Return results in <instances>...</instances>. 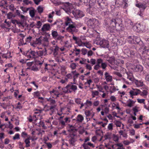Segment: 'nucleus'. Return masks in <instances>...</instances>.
I'll return each mask as SVG.
<instances>
[{
    "label": "nucleus",
    "instance_id": "nucleus-24",
    "mask_svg": "<svg viewBox=\"0 0 149 149\" xmlns=\"http://www.w3.org/2000/svg\"><path fill=\"white\" fill-rule=\"evenodd\" d=\"M134 44H138L140 42L142 43V42L141 41L140 38L137 36H134Z\"/></svg>",
    "mask_w": 149,
    "mask_h": 149
},
{
    "label": "nucleus",
    "instance_id": "nucleus-41",
    "mask_svg": "<svg viewBox=\"0 0 149 149\" xmlns=\"http://www.w3.org/2000/svg\"><path fill=\"white\" fill-rule=\"evenodd\" d=\"M96 2L95 0H90L89 1L90 6H93L95 3Z\"/></svg>",
    "mask_w": 149,
    "mask_h": 149
},
{
    "label": "nucleus",
    "instance_id": "nucleus-52",
    "mask_svg": "<svg viewBox=\"0 0 149 149\" xmlns=\"http://www.w3.org/2000/svg\"><path fill=\"white\" fill-rule=\"evenodd\" d=\"M91 63L92 65H94L96 63V60L95 59L92 58L90 60Z\"/></svg>",
    "mask_w": 149,
    "mask_h": 149
},
{
    "label": "nucleus",
    "instance_id": "nucleus-63",
    "mask_svg": "<svg viewBox=\"0 0 149 149\" xmlns=\"http://www.w3.org/2000/svg\"><path fill=\"white\" fill-rule=\"evenodd\" d=\"M130 100V102L127 104V105L128 107H131L132 106V104H133V101H132Z\"/></svg>",
    "mask_w": 149,
    "mask_h": 149
},
{
    "label": "nucleus",
    "instance_id": "nucleus-7",
    "mask_svg": "<svg viewBox=\"0 0 149 149\" xmlns=\"http://www.w3.org/2000/svg\"><path fill=\"white\" fill-rule=\"evenodd\" d=\"M73 15L77 18H81L84 16V14L81 11L77 10L73 12Z\"/></svg>",
    "mask_w": 149,
    "mask_h": 149
},
{
    "label": "nucleus",
    "instance_id": "nucleus-54",
    "mask_svg": "<svg viewBox=\"0 0 149 149\" xmlns=\"http://www.w3.org/2000/svg\"><path fill=\"white\" fill-rule=\"evenodd\" d=\"M9 9L13 11H14L15 8L14 5L11 4L9 6Z\"/></svg>",
    "mask_w": 149,
    "mask_h": 149
},
{
    "label": "nucleus",
    "instance_id": "nucleus-33",
    "mask_svg": "<svg viewBox=\"0 0 149 149\" xmlns=\"http://www.w3.org/2000/svg\"><path fill=\"white\" fill-rule=\"evenodd\" d=\"M20 8L24 13H26L27 11L30 9L29 8H26L23 6L20 7Z\"/></svg>",
    "mask_w": 149,
    "mask_h": 149
},
{
    "label": "nucleus",
    "instance_id": "nucleus-18",
    "mask_svg": "<svg viewBox=\"0 0 149 149\" xmlns=\"http://www.w3.org/2000/svg\"><path fill=\"white\" fill-rule=\"evenodd\" d=\"M47 53V50L45 49L44 50L39 51L36 52V56H42L43 54H46Z\"/></svg>",
    "mask_w": 149,
    "mask_h": 149
},
{
    "label": "nucleus",
    "instance_id": "nucleus-8",
    "mask_svg": "<svg viewBox=\"0 0 149 149\" xmlns=\"http://www.w3.org/2000/svg\"><path fill=\"white\" fill-rule=\"evenodd\" d=\"M66 30L68 32L72 34L74 32L77 31V29L73 24H70L68 27L67 28Z\"/></svg>",
    "mask_w": 149,
    "mask_h": 149
},
{
    "label": "nucleus",
    "instance_id": "nucleus-35",
    "mask_svg": "<svg viewBox=\"0 0 149 149\" xmlns=\"http://www.w3.org/2000/svg\"><path fill=\"white\" fill-rule=\"evenodd\" d=\"M29 14L32 18L34 17L35 16V12L34 10H31L29 11Z\"/></svg>",
    "mask_w": 149,
    "mask_h": 149
},
{
    "label": "nucleus",
    "instance_id": "nucleus-64",
    "mask_svg": "<svg viewBox=\"0 0 149 149\" xmlns=\"http://www.w3.org/2000/svg\"><path fill=\"white\" fill-rule=\"evenodd\" d=\"M99 103V102L98 101H96L94 102L93 104L94 106H98Z\"/></svg>",
    "mask_w": 149,
    "mask_h": 149
},
{
    "label": "nucleus",
    "instance_id": "nucleus-49",
    "mask_svg": "<svg viewBox=\"0 0 149 149\" xmlns=\"http://www.w3.org/2000/svg\"><path fill=\"white\" fill-rule=\"evenodd\" d=\"M76 65L75 63H72L71 64L70 67L73 70L74 69L76 68Z\"/></svg>",
    "mask_w": 149,
    "mask_h": 149
},
{
    "label": "nucleus",
    "instance_id": "nucleus-42",
    "mask_svg": "<svg viewBox=\"0 0 149 149\" xmlns=\"http://www.w3.org/2000/svg\"><path fill=\"white\" fill-rule=\"evenodd\" d=\"M115 124L117 127H120L121 126V122L119 121H117L115 123Z\"/></svg>",
    "mask_w": 149,
    "mask_h": 149
},
{
    "label": "nucleus",
    "instance_id": "nucleus-61",
    "mask_svg": "<svg viewBox=\"0 0 149 149\" xmlns=\"http://www.w3.org/2000/svg\"><path fill=\"white\" fill-rule=\"evenodd\" d=\"M114 74H116L119 77H122V75L119 72H113Z\"/></svg>",
    "mask_w": 149,
    "mask_h": 149
},
{
    "label": "nucleus",
    "instance_id": "nucleus-58",
    "mask_svg": "<svg viewBox=\"0 0 149 149\" xmlns=\"http://www.w3.org/2000/svg\"><path fill=\"white\" fill-rule=\"evenodd\" d=\"M62 90L63 91V92L64 93H68L69 92V90H68V89L67 88V86H66V87L63 88H62Z\"/></svg>",
    "mask_w": 149,
    "mask_h": 149
},
{
    "label": "nucleus",
    "instance_id": "nucleus-51",
    "mask_svg": "<svg viewBox=\"0 0 149 149\" xmlns=\"http://www.w3.org/2000/svg\"><path fill=\"white\" fill-rule=\"evenodd\" d=\"M1 107H2L4 109H6V104L5 103H0Z\"/></svg>",
    "mask_w": 149,
    "mask_h": 149
},
{
    "label": "nucleus",
    "instance_id": "nucleus-9",
    "mask_svg": "<svg viewBox=\"0 0 149 149\" xmlns=\"http://www.w3.org/2000/svg\"><path fill=\"white\" fill-rule=\"evenodd\" d=\"M98 43L101 47L103 48H107L109 47L108 41L104 39L102 40L99 41Z\"/></svg>",
    "mask_w": 149,
    "mask_h": 149
},
{
    "label": "nucleus",
    "instance_id": "nucleus-32",
    "mask_svg": "<svg viewBox=\"0 0 149 149\" xmlns=\"http://www.w3.org/2000/svg\"><path fill=\"white\" fill-rule=\"evenodd\" d=\"M72 73H69L65 77V79L66 81H67L68 79H72Z\"/></svg>",
    "mask_w": 149,
    "mask_h": 149
},
{
    "label": "nucleus",
    "instance_id": "nucleus-36",
    "mask_svg": "<svg viewBox=\"0 0 149 149\" xmlns=\"http://www.w3.org/2000/svg\"><path fill=\"white\" fill-rule=\"evenodd\" d=\"M77 130V129L75 128V127L73 128H70L68 130V131L70 133H73L76 131Z\"/></svg>",
    "mask_w": 149,
    "mask_h": 149
},
{
    "label": "nucleus",
    "instance_id": "nucleus-15",
    "mask_svg": "<svg viewBox=\"0 0 149 149\" xmlns=\"http://www.w3.org/2000/svg\"><path fill=\"white\" fill-rule=\"evenodd\" d=\"M56 103V101L55 100H50V104L51 106L50 107L49 110H51L52 113H53L54 111V109L56 107V105L55 104Z\"/></svg>",
    "mask_w": 149,
    "mask_h": 149
},
{
    "label": "nucleus",
    "instance_id": "nucleus-56",
    "mask_svg": "<svg viewBox=\"0 0 149 149\" xmlns=\"http://www.w3.org/2000/svg\"><path fill=\"white\" fill-rule=\"evenodd\" d=\"M43 38L42 39V40L45 42H48V40L49 38L46 36L42 37Z\"/></svg>",
    "mask_w": 149,
    "mask_h": 149
},
{
    "label": "nucleus",
    "instance_id": "nucleus-37",
    "mask_svg": "<svg viewBox=\"0 0 149 149\" xmlns=\"http://www.w3.org/2000/svg\"><path fill=\"white\" fill-rule=\"evenodd\" d=\"M136 84L139 86H142L143 85V83L141 81H139L137 82Z\"/></svg>",
    "mask_w": 149,
    "mask_h": 149
},
{
    "label": "nucleus",
    "instance_id": "nucleus-20",
    "mask_svg": "<svg viewBox=\"0 0 149 149\" xmlns=\"http://www.w3.org/2000/svg\"><path fill=\"white\" fill-rule=\"evenodd\" d=\"M96 10L95 8L90 7V8H88L87 9V12H88L90 14L93 16L95 14V13L94 11H95Z\"/></svg>",
    "mask_w": 149,
    "mask_h": 149
},
{
    "label": "nucleus",
    "instance_id": "nucleus-40",
    "mask_svg": "<svg viewBox=\"0 0 149 149\" xmlns=\"http://www.w3.org/2000/svg\"><path fill=\"white\" fill-rule=\"evenodd\" d=\"M34 96L35 98L40 96V93L38 91L34 93Z\"/></svg>",
    "mask_w": 149,
    "mask_h": 149
},
{
    "label": "nucleus",
    "instance_id": "nucleus-28",
    "mask_svg": "<svg viewBox=\"0 0 149 149\" xmlns=\"http://www.w3.org/2000/svg\"><path fill=\"white\" fill-rule=\"evenodd\" d=\"M127 78L130 80L132 81L133 80V76L132 74L130 72H127Z\"/></svg>",
    "mask_w": 149,
    "mask_h": 149
},
{
    "label": "nucleus",
    "instance_id": "nucleus-26",
    "mask_svg": "<svg viewBox=\"0 0 149 149\" xmlns=\"http://www.w3.org/2000/svg\"><path fill=\"white\" fill-rule=\"evenodd\" d=\"M134 36H130L127 38L128 42L130 43L134 44Z\"/></svg>",
    "mask_w": 149,
    "mask_h": 149
},
{
    "label": "nucleus",
    "instance_id": "nucleus-45",
    "mask_svg": "<svg viewBox=\"0 0 149 149\" xmlns=\"http://www.w3.org/2000/svg\"><path fill=\"white\" fill-rule=\"evenodd\" d=\"M23 1L26 5H28L29 4H31L32 3L31 1H28V0H23Z\"/></svg>",
    "mask_w": 149,
    "mask_h": 149
},
{
    "label": "nucleus",
    "instance_id": "nucleus-57",
    "mask_svg": "<svg viewBox=\"0 0 149 149\" xmlns=\"http://www.w3.org/2000/svg\"><path fill=\"white\" fill-rule=\"evenodd\" d=\"M84 104L86 105L88 104L89 106H91L92 104V102L91 101L87 100L86 101V102L84 103Z\"/></svg>",
    "mask_w": 149,
    "mask_h": 149
},
{
    "label": "nucleus",
    "instance_id": "nucleus-53",
    "mask_svg": "<svg viewBox=\"0 0 149 149\" xmlns=\"http://www.w3.org/2000/svg\"><path fill=\"white\" fill-rule=\"evenodd\" d=\"M137 100L138 102L139 103H143L144 104H145V103L144 102V101L145 100V99H137Z\"/></svg>",
    "mask_w": 149,
    "mask_h": 149
},
{
    "label": "nucleus",
    "instance_id": "nucleus-11",
    "mask_svg": "<svg viewBox=\"0 0 149 149\" xmlns=\"http://www.w3.org/2000/svg\"><path fill=\"white\" fill-rule=\"evenodd\" d=\"M98 5L102 10L106 8L107 5L106 1L104 0H97Z\"/></svg>",
    "mask_w": 149,
    "mask_h": 149
},
{
    "label": "nucleus",
    "instance_id": "nucleus-1",
    "mask_svg": "<svg viewBox=\"0 0 149 149\" xmlns=\"http://www.w3.org/2000/svg\"><path fill=\"white\" fill-rule=\"evenodd\" d=\"M63 9L68 14L72 13L73 14V12L75 11L73 5L68 2L65 3L63 5Z\"/></svg>",
    "mask_w": 149,
    "mask_h": 149
},
{
    "label": "nucleus",
    "instance_id": "nucleus-25",
    "mask_svg": "<svg viewBox=\"0 0 149 149\" xmlns=\"http://www.w3.org/2000/svg\"><path fill=\"white\" fill-rule=\"evenodd\" d=\"M84 119V118L83 116L81 114H79L77 116L76 121L78 122H82Z\"/></svg>",
    "mask_w": 149,
    "mask_h": 149
},
{
    "label": "nucleus",
    "instance_id": "nucleus-50",
    "mask_svg": "<svg viewBox=\"0 0 149 149\" xmlns=\"http://www.w3.org/2000/svg\"><path fill=\"white\" fill-rule=\"evenodd\" d=\"M59 123L61 124L62 126H65V122L64 121L59 119Z\"/></svg>",
    "mask_w": 149,
    "mask_h": 149
},
{
    "label": "nucleus",
    "instance_id": "nucleus-59",
    "mask_svg": "<svg viewBox=\"0 0 149 149\" xmlns=\"http://www.w3.org/2000/svg\"><path fill=\"white\" fill-rule=\"evenodd\" d=\"M108 128L109 130H112L113 129L112 123L109 124L108 126Z\"/></svg>",
    "mask_w": 149,
    "mask_h": 149
},
{
    "label": "nucleus",
    "instance_id": "nucleus-47",
    "mask_svg": "<svg viewBox=\"0 0 149 149\" xmlns=\"http://www.w3.org/2000/svg\"><path fill=\"white\" fill-rule=\"evenodd\" d=\"M70 117H66L64 119L65 123H69L70 121Z\"/></svg>",
    "mask_w": 149,
    "mask_h": 149
},
{
    "label": "nucleus",
    "instance_id": "nucleus-12",
    "mask_svg": "<svg viewBox=\"0 0 149 149\" xmlns=\"http://www.w3.org/2000/svg\"><path fill=\"white\" fill-rule=\"evenodd\" d=\"M67 88L69 90V92L71 93L72 91L75 92L77 89V86L73 85L72 84H68L67 86Z\"/></svg>",
    "mask_w": 149,
    "mask_h": 149
},
{
    "label": "nucleus",
    "instance_id": "nucleus-10",
    "mask_svg": "<svg viewBox=\"0 0 149 149\" xmlns=\"http://www.w3.org/2000/svg\"><path fill=\"white\" fill-rule=\"evenodd\" d=\"M104 20L108 21L109 22V24L112 26L113 28H115L116 24L118 22V19L117 18L116 19H105Z\"/></svg>",
    "mask_w": 149,
    "mask_h": 149
},
{
    "label": "nucleus",
    "instance_id": "nucleus-5",
    "mask_svg": "<svg viewBox=\"0 0 149 149\" xmlns=\"http://www.w3.org/2000/svg\"><path fill=\"white\" fill-rule=\"evenodd\" d=\"M69 137V139L68 140L69 143L72 146L74 145V143L76 141L77 136L74 134H70Z\"/></svg>",
    "mask_w": 149,
    "mask_h": 149
},
{
    "label": "nucleus",
    "instance_id": "nucleus-34",
    "mask_svg": "<svg viewBox=\"0 0 149 149\" xmlns=\"http://www.w3.org/2000/svg\"><path fill=\"white\" fill-rule=\"evenodd\" d=\"M37 10L39 13H41L43 12V9L42 7L39 6L37 8Z\"/></svg>",
    "mask_w": 149,
    "mask_h": 149
},
{
    "label": "nucleus",
    "instance_id": "nucleus-22",
    "mask_svg": "<svg viewBox=\"0 0 149 149\" xmlns=\"http://www.w3.org/2000/svg\"><path fill=\"white\" fill-rule=\"evenodd\" d=\"M136 72H141L143 70L142 66L139 65H136L134 68Z\"/></svg>",
    "mask_w": 149,
    "mask_h": 149
},
{
    "label": "nucleus",
    "instance_id": "nucleus-17",
    "mask_svg": "<svg viewBox=\"0 0 149 149\" xmlns=\"http://www.w3.org/2000/svg\"><path fill=\"white\" fill-rule=\"evenodd\" d=\"M50 29V25L48 24H45L43 25L41 28L42 31H49Z\"/></svg>",
    "mask_w": 149,
    "mask_h": 149
},
{
    "label": "nucleus",
    "instance_id": "nucleus-46",
    "mask_svg": "<svg viewBox=\"0 0 149 149\" xmlns=\"http://www.w3.org/2000/svg\"><path fill=\"white\" fill-rule=\"evenodd\" d=\"M13 139L15 140L16 139H19V134H15L14 136L13 137Z\"/></svg>",
    "mask_w": 149,
    "mask_h": 149
},
{
    "label": "nucleus",
    "instance_id": "nucleus-55",
    "mask_svg": "<svg viewBox=\"0 0 149 149\" xmlns=\"http://www.w3.org/2000/svg\"><path fill=\"white\" fill-rule=\"evenodd\" d=\"M86 67L87 69H88L89 70H91L92 69L91 66L87 63L86 64Z\"/></svg>",
    "mask_w": 149,
    "mask_h": 149
},
{
    "label": "nucleus",
    "instance_id": "nucleus-43",
    "mask_svg": "<svg viewBox=\"0 0 149 149\" xmlns=\"http://www.w3.org/2000/svg\"><path fill=\"white\" fill-rule=\"evenodd\" d=\"M85 114L86 116H88L91 115V111H85Z\"/></svg>",
    "mask_w": 149,
    "mask_h": 149
},
{
    "label": "nucleus",
    "instance_id": "nucleus-44",
    "mask_svg": "<svg viewBox=\"0 0 149 149\" xmlns=\"http://www.w3.org/2000/svg\"><path fill=\"white\" fill-rule=\"evenodd\" d=\"M120 60L119 59L116 60L115 58H114L113 63L117 65H118L119 64Z\"/></svg>",
    "mask_w": 149,
    "mask_h": 149
},
{
    "label": "nucleus",
    "instance_id": "nucleus-13",
    "mask_svg": "<svg viewBox=\"0 0 149 149\" xmlns=\"http://www.w3.org/2000/svg\"><path fill=\"white\" fill-rule=\"evenodd\" d=\"M149 50L148 48L143 45L141 46L139 48L140 52L142 54H147Z\"/></svg>",
    "mask_w": 149,
    "mask_h": 149
},
{
    "label": "nucleus",
    "instance_id": "nucleus-3",
    "mask_svg": "<svg viewBox=\"0 0 149 149\" xmlns=\"http://www.w3.org/2000/svg\"><path fill=\"white\" fill-rule=\"evenodd\" d=\"M104 27L106 29L107 31L109 33H113L114 31L115 28H113L112 26L109 24L108 21H104Z\"/></svg>",
    "mask_w": 149,
    "mask_h": 149
},
{
    "label": "nucleus",
    "instance_id": "nucleus-60",
    "mask_svg": "<svg viewBox=\"0 0 149 149\" xmlns=\"http://www.w3.org/2000/svg\"><path fill=\"white\" fill-rule=\"evenodd\" d=\"M11 22L13 23V24H15V23L16 22L17 23V24H22V23H21V22H19V23H18L17 20H15V19H14V20H12L11 21Z\"/></svg>",
    "mask_w": 149,
    "mask_h": 149
},
{
    "label": "nucleus",
    "instance_id": "nucleus-23",
    "mask_svg": "<svg viewBox=\"0 0 149 149\" xmlns=\"http://www.w3.org/2000/svg\"><path fill=\"white\" fill-rule=\"evenodd\" d=\"M136 6L139 8H142L143 11L144 10L146 7V4L144 3H139L136 4Z\"/></svg>",
    "mask_w": 149,
    "mask_h": 149
},
{
    "label": "nucleus",
    "instance_id": "nucleus-4",
    "mask_svg": "<svg viewBox=\"0 0 149 149\" xmlns=\"http://www.w3.org/2000/svg\"><path fill=\"white\" fill-rule=\"evenodd\" d=\"M25 56L28 59L30 58L33 59L37 57V56H36V52L33 50L27 51L26 53Z\"/></svg>",
    "mask_w": 149,
    "mask_h": 149
},
{
    "label": "nucleus",
    "instance_id": "nucleus-38",
    "mask_svg": "<svg viewBox=\"0 0 149 149\" xmlns=\"http://www.w3.org/2000/svg\"><path fill=\"white\" fill-rule=\"evenodd\" d=\"M76 43L79 46H82L83 44V42L81 40H78L77 42H76Z\"/></svg>",
    "mask_w": 149,
    "mask_h": 149
},
{
    "label": "nucleus",
    "instance_id": "nucleus-6",
    "mask_svg": "<svg viewBox=\"0 0 149 149\" xmlns=\"http://www.w3.org/2000/svg\"><path fill=\"white\" fill-rule=\"evenodd\" d=\"M98 22V20L95 19H90L87 21V24L88 26L91 27Z\"/></svg>",
    "mask_w": 149,
    "mask_h": 149
},
{
    "label": "nucleus",
    "instance_id": "nucleus-62",
    "mask_svg": "<svg viewBox=\"0 0 149 149\" xmlns=\"http://www.w3.org/2000/svg\"><path fill=\"white\" fill-rule=\"evenodd\" d=\"M142 91L143 93L144 94V95H147L148 94V92L147 91V89H145L142 90Z\"/></svg>",
    "mask_w": 149,
    "mask_h": 149
},
{
    "label": "nucleus",
    "instance_id": "nucleus-39",
    "mask_svg": "<svg viewBox=\"0 0 149 149\" xmlns=\"http://www.w3.org/2000/svg\"><path fill=\"white\" fill-rule=\"evenodd\" d=\"M82 146L84 147V149H90V148L88 145V143H84L82 145Z\"/></svg>",
    "mask_w": 149,
    "mask_h": 149
},
{
    "label": "nucleus",
    "instance_id": "nucleus-31",
    "mask_svg": "<svg viewBox=\"0 0 149 149\" xmlns=\"http://www.w3.org/2000/svg\"><path fill=\"white\" fill-rule=\"evenodd\" d=\"M92 95L93 97H95V96H97L99 95V93L97 91H92Z\"/></svg>",
    "mask_w": 149,
    "mask_h": 149
},
{
    "label": "nucleus",
    "instance_id": "nucleus-14",
    "mask_svg": "<svg viewBox=\"0 0 149 149\" xmlns=\"http://www.w3.org/2000/svg\"><path fill=\"white\" fill-rule=\"evenodd\" d=\"M139 89L136 88H132V90L130 91L129 93L132 98H133V96L139 94Z\"/></svg>",
    "mask_w": 149,
    "mask_h": 149
},
{
    "label": "nucleus",
    "instance_id": "nucleus-19",
    "mask_svg": "<svg viewBox=\"0 0 149 149\" xmlns=\"http://www.w3.org/2000/svg\"><path fill=\"white\" fill-rule=\"evenodd\" d=\"M105 79L107 82L111 81L112 80V77L107 72H106L104 74Z\"/></svg>",
    "mask_w": 149,
    "mask_h": 149
},
{
    "label": "nucleus",
    "instance_id": "nucleus-16",
    "mask_svg": "<svg viewBox=\"0 0 149 149\" xmlns=\"http://www.w3.org/2000/svg\"><path fill=\"white\" fill-rule=\"evenodd\" d=\"M117 1H118L120 4H121L123 6V8H126L129 6L128 0H123L122 2L120 1V0H116Z\"/></svg>",
    "mask_w": 149,
    "mask_h": 149
},
{
    "label": "nucleus",
    "instance_id": "nucleus-29",
    "mask_svg": "<svg viewBox=\"0 0 149 149\" xmlns=\"http://www.w3.org/2000/svg\"><path fill=\"white\" fill-rule=\"evenodd\" d=\"M42 38V36H40V37L38 38H36V43L38 44H41V42L42 40L41 39Z\"/></svg>",
    "mask_w": 149,
    "mask_h": 149
},
{
    "label": "nucleus",
    "instance_id": "nucleus-21",
    "mask_svg": "<svg viewBox=\"0 0 149 149\" xmlns=\"http://www.w3.org/2000/svg\"><path fill=\"white\" fill-rule=\"evenodd\" d=\"M115 28L116 30L118 31H123L124 29L122 24H119L118 23L116 24Z\"/></svg>",
    "mask_w": 149,
    "mask_h": 149
},
{
    "label": "nucleus",
    "instance_id": "nucleus-2",
    "mask_svg": "<svg viewBox=\"0 0 149 149\" xmlns=\"http://www.w3.org/2000/svg\"><path fill=\"white\" fill-rule=\"evenodd\" d=\"M107 66V64L103 62V60L101 58L97 59L96 61V65L94 67V69L97 70L101 68L103 70H105Z\"/></svg>",
    "mask_w": 149,
    "mask_h": 149
},
{
    "label": "nucleus",
    "instance_id": "nucleus-30",
    "mask_svg": "<svg viewBox=\"0 0 149 149\" xmlns=\"http://www.w3.org/2000/svg\"><path fill=\"white\" fill-rule=\"evenodd\" d=\"M115 58L113 56L110 57L109 59H108L107 61L110 64H112L113 63Z\"/></svg>",
    "mask_w": 149,
    "mask_h": 149
},
{
    "label": "nucleus",
    "instance_id": "nucleus-48",
    "mask_svg": "<svg viewBox=\"0 0 149 149\" xmlns=\"http://www.w3.org/2000/svg\"><path fill=\"white\" fill-rule=\"evenodd\" d=\"M81 51L82 52V54L84 55L86 54L87 53V49H86L83 48L82 49Z\"/></svg>",
    "mask_w": 149,
    "mask_h": 149
},
{
    "label": "nucleus",
    "instance_id": "nucleus-27",
    "mask_svg": "<svg viewBox=\"0 0 149 149\" xmlns=\"http://www.w3.org/2000/svg\"><path fill=\"white\" fill-rule=\"evenodd\" d=\"M52 35L53 38L54 39L56 38L58 36L57 32L56 31L52 30Z\"/></svg>",
    "mask_w": 149,
    "mask_h": 149
}]
</instances>
